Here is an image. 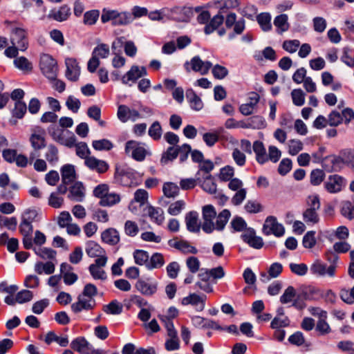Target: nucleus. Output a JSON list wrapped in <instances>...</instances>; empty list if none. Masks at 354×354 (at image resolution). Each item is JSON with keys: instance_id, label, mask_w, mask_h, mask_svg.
Returning a JSON list of instances; mask_svg holds the SVG:
<instances>
[{"instance_id": "f257e3e1", "label": "nucleus", "mask_w": 354, "mask_h": 354, "mask_svg": "<svg viewBox=\"0 0 354 354\" xmlns=\"http://www.w3.org/2000/svg\"><path fill=\"white\" fill-rule=\"evenodd\" d=\"M5 27L10 32V40L12 45L19 48V50L24 51L28 46L27 30L18 26L16 21H5Z\"/></svg>"}, {"instance_id": "f03ea898", "label": "nucleus", "mask_w": 354, "mask_h": 354, "mask_svg": "<svg viewBox=\"0 0 354 354\" xmlns=\"http://www.w3.org/2000/svg\"><path fill=\"white\" fill-rule=\"evenodd\" d=\"M327 260L330 263L328 266L320 259H315L310 265V272L319 277L326 276L330 278L335 277L339 257L336 254H331L330 256L327 257Z\"/></svg>"}, {"instance_id": "7ed1b4c3", "label": "nucleus", "mask_w": 354, "mask_h": 354, "mask_svg": "<svg viewBox=\"0 0 354 354\" xmlns=\"http://www.w3.org/2000/svg\"><path fill=\"white\" fill-rule=\"evenodd\" d=\"M101 21L102 23L111 21L113 26H127L131 23L133 17L128 12L104 9L101 15Z\"/></svg>"}, {"instance_id": "20e7f679", "label": "nucleus", "mask_w": 354, "mask_h": 354, "mask_svg": "<svg viewBox=\"0 0 354 354\" xmlns=\"http://www.w3.org/2000/svg\"><path fill=\"white\" fill-rule=\"evenodd\" d=\"M48 132L53 140L67 147H73L75 141H77L75 135L70 132H65L64 129L58 128L56 125H50Z\"/></svg>"}, {"instance_id": "39448f33", "label": "nucleus", "mask_w": 354, "mask_h": 354, "mask_svg": "<svg viewBox=\"0 0 354 354\" xmlns=\"http://www.w3.org/2000/svg\"><path fill=\"white\" fill-rule=\"evenodd\" d=\"M308 208L303 213V219L308 225H315L319 221L317 210L320 208L319 199L317 196L308 198Z\"/></svg>"}, {"instance_id": "423d86ee", "label": "nucleus", "mask_w": 354, "mask_h": 354, "mask_svg": "<svg viewBox=\"0 0 354 354\" xmlns=\"http://www.w3.org/2000/svg\"><path fill=\"white\" fill-rule=\"evenodd\" d=\"M125 151L131 154V157L137 161H142L147 156L151 154L149 149L145 147L144 143L135 140H129L126 143Z\"/></svg>"}, {"instance_id": "0eeeda50", "label": "nucleus", "mask_w": 354, "mask_h": 354, "mask_svg": "<svg viewBox=\"0 0 354 354\" xmlns=\"http://www.w3.org/2000/svg\"><path fill=\"white\" fill-rule=\"evenodd\" d=\"M40 68L43 74L50 80H55L57 74V65L52 56L44 54L40 59Z\"/></svg>"}, {"instance_id": "6e6552de", "label": "nucleus", "mask_w": 354, "mask_h": 354, "mask_svg": "<svg viewBox=\"0 0 354 354\" xmlns=\"http://www.w3.org/2000/svg\"><path fill=\"white\" fill-rule=\"evenodd\" d=\"M263 232L266 235L274 234L279 237L284 234L285 229L282 224L277 222L274 216H270L265 221L263 226Z\"/></svg>"}, {"instance_id": "1a4fd4ad", "label": "nucleus", "mask_w": 354, "mask_h": 354, "mask_svg": "<svg viewBox=\"0 0 354 354\" xmlns=\"http://www.w3.org/2000/svg\"><path fill=\"white\" fill-rule=\"evenodd\" d=\"M216 216V212L212 205H207L203 207V223L202 229L206 233H211L215 230V223L213 220Z\"/></svg>"}, {"instance_id": "9d476101", "label": "nucleus", "mask_w": 354, "mask_h": 354, "mask_svg": "<svg viewBox=\"0 0 354 354\" xmlns=\"http://www.w3.org/2000/svg\"><path fill=\"white\" fill-rule=\"evenodd\" d=\"M158 283L151 278L138 279L136 283V288L145 296H152L158 290Z\"/></svg>"}, {"instance_id": "9b49d317", "label": "nucleus", "mask_w": 354, "mask_h": 354, "mask_svg": "<svg viewBox=\"0 0 354 354\" xmlns=\"http://www.w3.org/2000/svg\"><path fill=\"white\" fill-rule=\"evenodd\" d=\"M194 16L192 8L187 6H176L171 10V17L180 22H188Z\"/></svg>"}, {"instance_id": "f8f14e48", "label": "nucleus", "mask_w": 354, "mask_h": 354, "mask_svg": "<svg viewBox=\"0 0 354 354\" xmlns=\"http://www.w3.org/2000/svg\"><path fill=\"white\" fill-rule=\"evenodd\" d=\"M189 65L191 66V68L194 71L198 72L203 75H206L212 66V64L210 62H204L198 56L194 57L189 63L187 62L185 64V68L187 71H189Z\"/></svg>"}, {"instance_id": "ddd939ff", "label": "nucleus", "mask_w": 354, "mask_h": 354, "mask_svg": "<svg viewBox=\"0 0 354 354\" xmlns=\"http://www.w3.org/2000/svg\"><path fill=\"white\" fill-rule=\"evenodd\" d=\"M117 116L122 122H127L129 120L135 122L139 119L140 113L136 109L122 104L118 106Z\"/></svg>"}, {"instance_id": "4468645a", "label": "nucleus", "mask_w": 354, "mask_h": 354, "mask_svg": "<svg viewBox=\"0 0 354 354\" xmlns=\"http://www.w3.org/2000/svg\"><path fill=\"white\" fill-rule=\"evenodd\" d=\"M326 189L330 193L339 192L345 186L344 179L339 175L330 176L324 183Z\"/></svg>"}, {"instance_id": "2eb2a0df", "label": "nucleus", "mask_w": 354, "mask_h": 354, "mask_svg": "<svg viewBox=\"0 0 354 354\" xmlns=\"http://www.w3.org/2000/svg\"><path fill=\"white\" fill-rule=\"evenodd\" d=\"M65 64L66 66V78L72 82L77 81L80 75V67L79 66L77 60L74 58H66Z\"/></svg>"}, {"instance_id": "dca6fc26", "label": "nucleus", "mask_w": 354, "mask_h": 354, "mask_svg": "<svg viewBox=\"0 0 354 354\" xmlns=\"http://www.w3.org/2000/svg\"><path fill=\"white\" fill-rule=\"evenodd\" d=\"M84 164L89 169L98 174H104L109 168V164L105 160L97 159L94 156L87 158Z\"/></svg>"}, {"instance_id": "f3484780", "label": "nucleus", "mask_w": 354, "mask_h": 354, "mask_svg": "<svg viewBox=\"0 0 354 354\" xmlns=\"http://www.w3.org/2000/svg\"><path fill=\"white\" fill-rule=\"evenodd\" d=\"M19 231L23 235V244L26 249L32 248V234L33 231L32 225L25 221H21L19 225Z\"/></svg>"}, {"instance_id": "a211bd4d", "label": "nucleus", "mask_w": 354, "mask_h": 354, "mask_svg": "<svg viewBox=\"0 0 354 354\" xmlns=\"http://www.w3.org/2000/svg\"><path fill=\"white\" fill-rule=\"evenodd\" d=\"M147 75L145 67L132 66L131 69L122 77V82L127 84L129 82H135L138 79Z\"/></svg>"}, {"instance_id": "6ab92c4d", "label": "nucleus", "mask_w": 354, "mask_h": 354, "mask_svg": "<svg viewBox=\"0 0 354 354\" xmlns=\"http://www.w3.org/2000/svg\"><path fill=\"white\" fill-rule=\"evenodd\" d=\"M72 349L81 354H90L93 346L84 337H78L71 343Z\"/></svg>"}, {"instance_id": "aec40b11", "label": "nucleus", "mask_w": 354, "mask_h": 354, "mask_svg": "<svg viewBox=\"0 0 354 354\" xmlns=\"http://www.w3.org/2000/svg\"><path fill=\"white\" fill-rule=\"evenodd\" d=\"M85 297L82 294L80 295L77 297V301L71 305V310L75 313H78L83 310H90L94 307V300L91 298L86 299Z\"/></svg>"}, {"instance_id": "412c9836", "label": "nucleus", "mask_w": 354, "mask_h": 354, "mask_svg": "<svg viewBox=\"0 0 354 354\" xmlns=\"http://www.w3.org/2000/svg\"><path fill=\"white\" fill-rule=\"evenodd\" d=\"M344 163V158L341 156H330L326 157L323 161V165L326 170L328 171H337Z\"/></svg>"}, {"instance_id": "4be33fe9", "label": "nucleus", "mask_w": 354, "mask_h": 354, "mask_svg": "<svg viewBox=\"0 0 354 354\" xmlns=\"http://www.w3.org/2000/svg\"><path fill=\"white\" fill-rule=\"evenodd\" d=\"M68 197L73 201L82 202L85 197V188L80 182L74 183L69 189Z\"/></svg>"}, {"instance_id": "5701e85b", "label": "nucleus", "mask_w": 354, "mask_h": 354, "mask_svg": "<svg viewBox=\"0 0 354 354\" xmlns=\"http://www.w3.org/2000/svg\"><path fill=\"white\" fill-rule=\"evenodd\" d=\"M253 151L256 155V160L261 165L268 161V153L261 141L256 140L252 145Z\"/></svg>"}, {"instance_id": "b1692460", "label": "nucleus", "mask_w": 354, "mask_h": 354, "mask_svg": "<svg viewBox=\"0 0 354 354\" xmlns=\"http://www.w3.org/2000/svg\"><path fill=\"white\" fill-rule=\"evenodd\" d=\"M168 244L169 246L175 248L184 253L196 254L198 252L195 247L189 245V243L186 241H178L177 239H174L169 240L168 241Z\"/></svg>"}, {"instance_id": "393cba45", "label": "nucleus", "mask_w": 354, "mask_h": 354, "mask_svg": "<svg viewBox=\"0 0 354 354\" xmlns=\"http://www.w3.org/2000/svg\"><path fill=\"white\" fill-rule=\"evenodd\" d=\"M71 15V8L67 5H63L58 10H53L48 15L49 18H52L57 21H64L68 19Z\"/></svg>"}, {"instance_id": "a878e982", "label": "nucleus", "mask_w": 354, "mask_h": 354, "mask_svg": "<svg viewBox=\"0 0 354 354\" xmlns=\"http://www.w3.org/2000/svg\"><path fill=\"white\" fill-rule=\"evenodd\" d=\"M259 101V95L256 93H252L251 96L250 97L249 102L240 106V112L244 115H251L253 113L254 108L256 107Z\"/></svg>"}, {"instance_id": "bb28decb", "label": "nucleus", "mask_w": 354, "mask_h": 354, "mask_svg": "<svg viewBox=\"0 0 354 354\" xmlns=\"http://www.w3.org/2000/svg\"><path fill=\"white\" fill-rule=\"evenodd\" d=\"M186 97L192 109L199 111L203 108L202 100L192 89L187 91Z\"/></svg>"}, {"instance_id": "cd10ccee", "label": "nucleus", "mask_w": 354, "mask_h": 354, "mask_svg": "<svg viewBox=\"0 0 354 354\" xmlns=\"http://www.w3.org/2000/svg\"><path fill=\"white\" fill-rule=\"evenodd\" d=\"M198 214L196 212H189L185 216L187 229L192 232H197L200 230L198 224Z\"/></svg>"}, {"instance_id": "c85d7f7f", "label": "nucleus", "mask_w": 354, "mask_h": 354, "mask_svg": "<svg viewBox=\"0 0 354 354\" xmlns=\"http://www.w3.org/2000/svg\"><path fill=\"white\" fill-rule=\"evenodd\" d=\"M223 21L224 17L222 15V12L219 11L217 15L214 16L212 19H209L208 24L205 26V33L206 35L212 33L223 23Z\"/></svg>"}, {"instance_id": "c756f323", "label": "nucleus", "mask_w": 354, "mask_h": 354, "mask_svg": "<svg viewBox=\"0 0 354 354\" xmlns=\"http://www.w3.org/2000/svg\"><path fill=\"white\" fill-rule=\"evenodd\" d=\"M101 236L102 241L109 245H115L120 241L119 233L113 228L104 230Z\"/></svg>"}, {"instance_id": "7c9ffc66", "label": "nucleus", "mask_w": 354, "mask_h": 354, "mask_svg": "<svg viewBox=\"0 0 354 354\" xmlns=\"http://www.w3.org/2000/svg\"><path fill=\"white\" fill-rule=\"evenodd\" d=\"M288 20V17L286 14L279 15L274 18V26L279 34H281L289 29L290 25Z\"/></svg>"}, {"instance_id": "2f4dec72", "label": "nucleus", "mask_w": 354, "mask_h": 354, "mask_svg": "<svg viewBox=\"0 0 354 354\" xmlns=\"http://www.w3.org/2000/svg\"><path fill=\"white\" fill-rule=\"evenodd\" d=\"M86 252L90 257H97L105 254L104 250L96 242L88 241L86 243Z\"/></svg>"}, {"instance_id": "473e14b6", "label": "nucleus", "mask_w": 354, "mask_h": 354, "mask_svg": "<svg viewBox=\"0 0 354 354\" xmlns=\"http://www.w3.org/2000/svg\"><path fill=\"white\" fill-rule=\"evenodd\" d=\"M165 263L164 256L161 253L156 252L150 258L149 257L147 268L150 270L160 268L164 266Z\"/></svg>"}, {"instance_id": "72a5a7b5", "label": "nucleus", "mask_w": 354, "mask_h": 354, "mask_svg": "<svg viewBox=\"0 0 354 354\" xmlns=\"http://www.w3.org/2000/svg\"><path fill=\"white\" fill-rule=\"evenodd\" d=\"M62 180L64 184H69L75 178V171L73 165H66L61 169Z\"/></svg>"}, {"instance_id": "f704fd0d", "label": "nucleus", "mask_w": 354, "mask_h": 354, "mask_svg": "<svg viewBox=\"0 0 354 354\" xmlns=\"http://www.w3.org/2000/svg\"><path fill=\"white\" fill-rule=\"evenodd\" d=\"M44 341L47 344H50L53 342H55L62 347H66L69 343L67 336L59 337L53 331H49L47 333L45 336Z\"/></svg>"}, {"instance_id": "c9c22d12", "label": "nucleus", "mask_w": 354, "mask_h": 354, "mask_svg": "<svg viewBox=\"0 0 354 354\" xmlns=\"http://www.w3.org/2000/svg\"><path fill=\"white\" fill-rule=\"evenodd\" d=\"M129 176L130 172L124 165H116L114 174V178L116 183L123 185H127V183L124 181V178H129Z\"/></svg>"}, {"instance_id": "e433bc0d", "label": "nucleus", "mask_w": 354, "mask_h": 354, "mask_svg": "<svg viewBox=\"0 0 354 354\" xmlns=\"http://www.w3.org/2000/svg\"><path fill=\"white\" fill-rule=\"evenodd\" d=\"M198 182L201 183V186L205 192L211 194H216V185L212 175H206L203 182H201L200 179Z\"/></svg>"}, {"instance_id": "4c0bfd02", "label": "nucleus", "mask_w": 354, "mask_h": 354, "mask_svg": "<svg viewBox=\"0 0 354 354\" xmlns=\"http://www.w3.org/2000/svg\"><path fill=\"white\" fill-rule=\"evenodd\" d=\"M55 265L51 261L46 263L37 262L35 265V271L38 274L45 273L46 274H50L55 272Z\"/></svg>"}, {"instance_id": "58836bf2", "label": "nucleus", "mask_w": 354, "mask_h": 354, "mask_svg": "<svg viewBox=\"0 0 354 354\" xmlns=\"http://www.w3.org/2000/svg\"><path fill=\"white\" fill-rule=\"evenodd\" d=\"M73 147H75L76 155L80 158L84 159V161L87 158L91 157L89 156L91 151L86 142H76V141H75V145Z\"/></svg>"}, {"instance_id": "ea45409f", "label": "nucleus", "mask_w": 354, "mask_h": 354, "mask_svg": "<svg viewBox=\"0 0 354 354\" xmlns=\"http://www.w3.org/2000/svg\"><path fill=\"white\" fill-rule=\"evenodd\" d=\"M109 54V46L106 44H97L92 52V55L99 59L107 58Z\"/></svg>"}, {"instance_id": "a19ab883", "label": "nucleus", "mask_w": 354, "mask_h": 354, "mask_svg": "<svg viewBox=\"0 0 354 354\" xmlns=\"http://www.w3.org/2000/svg\"><path fill=\"white\" fill-rule=\"evenodd\" d=\"M120 201V196L116 193H109V192L105 195L104 198L100 201L99 204L101 206H113Z\"/></svg>"}, {"instance_id": "79ce46f5", "label": "nucleus", "mask_w": 354, "mask_h": 354, "mask_svg": "<svg viewBox=\"0 0 354 354\" xmlns=\"http://www.w3.org/2000/svg\"><path fill=\"white\" fill-rule=\"evenodd\" d=\"M30 142L35 150H40L46 147L45 138L37 133H33L30 137Z\"/></svg>"}, {"instance_id": "37998d69", "label": "nucleus", "mask_w": 354, "mask_h": 354, "mask_svg": "<svg viewBox=\"0 0 354 354\" xmlns=\"http://www.w3.org/2000/svg\"><path fill=\"white\" fill-rule=\"evenodd\" d=\"M148 214L151 220H153L158 225H161L164 221V212L161 208L149 207L148 209Z\"/></svg>"}, {"instance_id": "c03bdc74", "label": "nucleus", "mask_w": 354, "mask_h": 354, "mask_svg": "<svg viewBox=\"0 0 354 354\" xmlns=\"http://www.w3.org/2000/svg\"><path fill=\"white\" fill-rule=\"evenodd\" d=\"M231 216V213L228 209H223L221 212L219 213L216 218V222L215 224V229L217 230H222L225 227L227 224L230 217Z\"/></svg>"}, {"instance_id": "a18cd8bd", "label": "nucleus", "mask_w": 354, "mask_h": 354, "mask_svg": "<svg viewBox=\"0 0 354 354\" xmlns=\"http://www.w3.org/2000/svg\"><path fill=\"white\" fill-rule=\"evenodd\" d=\"M341 214L348 220L354 219V205L350 201H344L341 203Z\"/></svg>"}, {"instance_id": "49530a36", "label": "nucleus", "mask_w": 354, "mask_h": 354, "mask_svg": "<svg viewBox=\"0 0 354 354\" xmlns=\"http://www.w3.org/2000/svg\"><path fill=\"white\" fill-rule=\"evenodd\" d=\"M162 191L166 197L174 198L179 194V187L176 184L168 182L163 185Z\"/></svg>"}, {"instance_id": "de8ad7c7", "label": "nucleus", "mask_w": 354, "mask_h": 354, "mask_svg": "<svg viewBox=\"0 0 354 354\" xmlns=\"http://www.w3.org/2000/svg\"><path fill=\"white\" fill-rule=\"evenodd\" d=\"M148 134L154 140H159L161 138L162 129L158 121H155L151 124Z\"/></svg>"}, {"instance_id": "09e8293b", "label": "nucleus", "mask_w": 354, "mask_h": 354, "mask_svg": "<svg viewBox=\"0 0 354 354\" xmlns=\"http://www.w3.org/2000/svg\"><path fill=\"white\" fill-rule=\"evenodd\" d=\"M266 126L264 119L259 115H254L248 120L247 124L243 126L245 128L261 129Z\"/></svg>"}, {"instance_id": "8fccbe9b", "label": "nucleus", "mask_w": 354, "mask_h": 354, "mask_svg": "<svg viewBox=\"0 0 354 354\" xmlns=\"http://www.w3.org/2000/svg\"><path fill=\"white\" fill-rule=\"evenodd\" d=\"M257 20L263 31H268L272 28L271 17L268 13H261Z\"/></svg>"}, {"instance_id": "3c124183", "label": "nucleus", "mask_w": 354, "mask_h": 354, "mask_svg": "<svg viewBox=\"0 0 354 354\" xmlns=\"http://www.w3.org/2000/svg\"><path fill=\"white\" fill-rule=\"evenodd\" d=\"M46 160L51 165H55L59 159L58 149L53 145H49L45 153Z\"/></svg>"}, {"instance_id": "603ef678", "label": "nucleus", "mask_w": 354, "mask_h": 354, "mask_svg": "<svg viewBox=\"0 0 354 354\" xmlns=\"http://www.w3.org/2000/svg\"><path fill=\"white\" fill-rule=\"evenodd\" d=\"M303 142L297 139H291L288 142V153L291 156H296L303 149Z\"/></svg>"}, {"instance_id": "864d4df0", "label": "nucleus", "mask_w": 354, "mask_h": 354, "mask_svg": "<svg viewBox=\"0 0 354 354\" xmlns=\"http://www.w3.org/2000/svg\"><path fill=\"white\" fill-rule=\"evenodd\" d=\"M92 147L97 151H109L113 147V145L107 139H101L93 140Z\"/></svg>"}, {"instance_id": "5fc2aeb1", "label": "nucleus", "mask_w": 354, "mask_h": 354, "mask_svg": "<svg viewBox=\"0 0 354 354\" xmlns=\"http://www.w3.org/2000/svg\"><path fill=\"white\" fill-rule=\"evenodd\" d=\"M215 4H220L219 11L223 13L225 9L236 8L240 5V0H214Z\"/></svg>"}, {"instance_id": "6e6d98bb", "label": "nucleus", "mask_w": 354, "mask_h": 354, "mask_svg": "<svg viewBox=\"0 0 354 354\" xmlns=\"http://www.w3.org/2000/svg\"><path fill=\"white\" fill-rule=\"evenodd\" d=\"M149 256L148 252L142 250H136L133 252L135 263L139 266L145 265L147 267V264L149 261Z\"/></svg>"}, {"instance_id": "4d7b16f0", "label": "nucleus", "mask_w": 354, "mask_h": 354, "mask_svg": "<svg viewBox=\"0 0 354 354\" xmlns=\"http://www.w3.org/2000/svg\"><path fill=\"white\" fill-rule=\"evenodd\" d=\"M185 207V203L183 200H178L169 205L167 212L171 216H177L180 214Z\"/></svg>"}, {"instance_id": "13d9d810", "label": "nucleus", "mask_w": 354, "mask_h": 354, "mask_svg": "<svg viewBox=\"0 0 354 354\" xmlns=\"http://www.w3.org/2000/svg\"><path fill=\"white\" fill-rule=\"evenodd\" d=\"M34 251L36 254L44 259H53L56 255V252L55 250L48 248H35Z\"/></svg>"}, {"instance_id": "bf43d9fd", "label": "nucleus", "mask_w": 354, "mask_h": 354, "mask_svg": "<svg viewBox=\"0 0 354 354\" xmlns=\"http://www.w3.org/2000/svg\"><path fill=\"white\" fill-rule=\"evenodd\" d=\"M104 310L107 314L119 315L122 311V306L118 301L114 300L105 306Z\"/></svg>"}, {"instance_id": "052dcab7", "label": "nucleus", "mask_w": 354, "mask_h": 354, "mask_svg": "<svg viewBox=\"0 0 354 354\" xmlns=\"http://www.w3.org/2000/svg\"><path fill=\"white\" fill-rule=\"evenodd\" d=\"M48 204L53 208H61L64 204V198L59 196L58 193L53 192L48 197Z\"/></svg>"}, {"instance_id": "680f3d73", "label": "nucleus", "mask_w": 354, "mask_h": 354, "mask_svg": "<svg viewBox=\"0 0 354 354\" xmlns=\"http://www.w3.org/2000/svg\"><path fill=\"white\" fill-rule=\"evenodd\" d=\"M292 102L295 106H301L305 103V94L301 89H293L291 92Z\"/></svg>"}, {"instance_id": "e2e57ef3", "label": "nucleus", "mask_w": 354, "mask_h": 354, "mask_svg": "<svg viewBox=\"0 0 354 354\" xmlns=\"http://www.w3.org/2000/svg\"><path fill=\"white\" fill-rule=\"evenodd\" d=\"M17 225V219L16 217L8 218L0 215V226H4L10 230L15 231Z\"/></svg>"}, {"instance_id": "0e129e2a", "label": "nucleus", "mask_w": 354, "mask_h": 354, "mask_svg": "<svg viewBox=\"0 0 354 354\" xmlns=\"http://www.w3.org/2000/svg\"><path fill=\"white\" fill-rule=\"evenodd\" d=\"M212 67V73L214 78L217 80H223L228 75L229 71L225 66L216 64Z\"/></svg>"}, {"instance_id": "69168bd1", "label": "nucleus", "mask_w": 354, "mask_h": 354, "mask_svg": "<svg viewBox=\"0 0 354 354\" xmlns=\"http://www.w3.org/2000/svg\"><path fill=\"white\" fill-rule=\"evenodd\" d=\"M27 106L25 102L21 100H17L15 102V108L12 110V114L17 118H22L24 114L26 113Z\"/></svg>"}, {"instance_id": "338daca9", "label": "nucleus", "mask_w": 354, "mask_h": 354, "mask_svg": "<svg viewBox=\"0 0 354 354\" xmlns=\"http://www.w3.org/2000/svg\"><path fill=\"white\" fill-rule=\"evenodd\" d=\"M343 122V117L338 111H333L328 116V124L331 127H337Z\"/></svg>"}, {"instance_id": "774afa93", "label": "nucleus", "mask_w": 354, "mask_h": 354, "mask_svg": "<svg viewBox=\"0 0 354 354\" xmlns=\"http://www.w3.org/2000/svg\"><path fill=\"white\" fill-rule=\"evenodd\" d=\"M245 211L250 214H257L263 211V206L257 201H248L244 207Z\"/></svg>"}]
</instances>
